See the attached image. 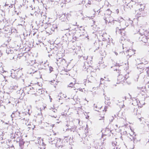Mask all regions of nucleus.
Here are the masks:
<instances>
[{
    "instance_id": "1",
    "label": "nucleus",
    "mask_w": 149,
    "mask_h": 149,
    "mask_svg": "<svg viewBox=\"0 0 149 149\" xmlns=\"http://www.w3.org/2000/svg\"><path fill=\"white\" fill-rule=\"evenodd\" d=\"M139 32L140 35L139 40L144 43H146L148 42V39H149L148 32L146 31L144 32L143 30H140Z\"/></svg>"
},
{
    "instance_id": "2",
    "label": "nucleus",
    "mask_w": 149,
    "mask_h": 149,
    "mask_svg": "<svg viewBox=\"0 0 149 149\" xmlns=\"http://www.w3.org/2000/svg\"><path fill=\"white\" fill-rule=\"evenodd\" d=\"M26 92L28 94H37L36 91L33 88V87H26L25 89Z\"/></svg>"
},
{
    "instance_id": "3",
    "label": "nucleus",
    "mask_w": 149,
    "mask_h": 149,
    "mask_svg": "<svg viewBox=\"0 0 149 149\" xmlns=\"http://www.w3.org/2000/svg\"><path fill=\"white\" fill-rule=\"evenodd\" d=\"M56 146L58 148H60L64 146L65 145L63 143V141L59 138L57 140L56 143Z\"/></svg>"
},
{
    "instance_id": "4",
    "label": "nucleus",
    "mask_w": 149,
    "mask_h": 149,
    "mask_svg": "<svg viewBox=\"0 0 149 149\" xmlns=\"http://www.w3.org/2000/svg\"><path fill=\"white\" fill-rule=\"evenodd\" d=\"M127 7L130 9L133 8L135 4V2L132 0H125Z\"/></svg>"
},
{
    "instance_id": "5",
    "label": "nucleus",
    "mask_w": 149,
    "mask_h": 149,
    "mask_svg": "<svg viewBox=\"0 0 149 149\" xmlns=\"http://www.w3.org/2000/svg\"><path fill=\"white\" fill-rule=\"evenodd\" d=\"M20 113L18 111H16L13 113L11 116L12 118L15 120H17L20 118Z\"/></svg>"
},
{
    "instance_id": "6",
    "label": "nucleus",
    "mask_w": 149,
    "mask_h": 149,
    "mask_svg": "<svg viewBox=\"0 0 149 149\" xmlns=\"http://www.w3.org/2000/svg\"><path fill=\"white\" fill-rule=\"evenodd\" d=\"M33 88L36 91L37 94V93H41L42 90V87L41 86H39L38 84H36L33 85Z\"/></svg>"
},
{
    "instance_id": "7",
    "label": "nucleus",
    "mask_w": 149,
    "mask_h": 149,
    "mask_svg": "<svg viewBox=\"0 0 149 149\" xmlns=\"http://www.w3.org/2000/svg\"><path fill=\"white\" fill-rule=\"evenodd\" d=\"M115 66L120 67V66H122L123 69L124 70H126L128 69L129 67L128 63H125L124 65L122 64V63H120L117 62L115 65Z\"/></svg>"
},
{
    "instance_id": "8",
    "label": "nucleus",
    "mask_w": 149,
    "mask_h": 149,
    "mask_svg": "<svg viewBox=\"0 0 149 149\" xmlns=\"http://www.w3.org/2000/svg\"><path fill=\"white\" fill-rule=\"evenodd\" d=\"M136 51L132 49H130L128 50L126 52L127 55L129 57L132 56L135 54Z\"/></svg>"
},
{
    "instance_id": "9",
    "label": "nucleus",
    "mask_w": 149,
    "mask_h": 149,
    "mask_svg": "<svg viewBox=\"0 0 149 149\" xmlns=\"http://www.w3.org/2000/svg\"><path fill=\"white\" fill-rule=\"evenodd\" d=\"M137 69L139 72H142L144 68H146V66H145L144 65L141 63L138 64L136 65Z\"/></svg>"
},
{
    "instance_id": "10",
    "label": "nucleus",
    "mask_w": 149,
    "mask_h": 149,
    "mask_svg": "<svg viewBox=\"0 0 149 149\" xmlns=\"http://www.w3.org/2000/svg\"><path fill=\"white\" fill-rule=\"evenodd\" d=\"M141 107L138 106L137 107L134 108V112L136 115L141 114V111L139 109V108H141Z\"/></svg>"
},
{
    "instance_id": "11",
    "label": "nucleus",
    "mask_w": 149,
    "mask_h": 149,
    "mask_svg": "<svg viewBox=\"0 0 149 149\" xmlns=\"http://www.w3.org/2000/svg\"><path fill=\"white\" fill-rule=\"evenodd\" d=\"M127 78L122 74H120L118 76V79L120 82L124 81Z\"/></svg>"
},
{
    "instance_id": "12",
    "label": "nucleus",
    "mask_w": 149,
    "mask_h": 149,
    "mask_svg": "<svg viewBox=\"0 0 149 149\" xmlns=\"http://www.w3.org/2000/svg\"><path fill=\"white\" fill-rule=\"evenodd\" d=\"M111 132V131L108 128H106L104 130V132H103V134L104 135L109 136L110 135Z\"/></svg>"
},
{
    "instance_id": "13",
    "label": "nucleus",
    "mask_w": 149,
    "mask_h": 149,
    "mask_svg": "<svg viewBox=\"0 0 149 149\" xmlns=\"http://www.w3.org/2000/svg\"><path fill=\"white\" fill-rule=\"evenodd\" d=\"M142 63L145 66L149 65V63H148V60L146 58H143L142 59V62L141 63Z\"/></svg>"
},
{
    "instance_id": "14",
    "label": "nucleus",
    "mask_w": 149,
    "mask_h": 149,
    "mask_svg": "<svg viewBox=\"0 0 149 149\" xmlns=\"http://www.w3.org/2000/svg\"><path fill=\"white\" fill-rule=\"evenodd\" d=\"M116 142H112V145L110 147V149H115V148L116 146Z\"/></svg>"
},
{
    "instance_id": "15",
    "label": "nucleus",
    "mask_w": 149,
    "mask_h": 149,
    "mask_svg": "<svg viewBox=\"0 0 149 149\" xmlns=\"http://www.w3.org/2000/svg\"><path fill=\"white\" fill-rule=\"evenodd\" d=\"M114 73L118 76L120 74V70L117 69L114 70Z\"/></svg>"
},
{
    "instance_id": "16",
    "label": "nucleus",
    "mask_w": 149,
    "mask_h": 149,
    "mask_svg": "<svg viewBox=\"0 0 149 149\" xmlns=\"http://www.w3.org/2000/svg\"><path fill=\"white\" fill-rule=\"evenodd\" d=\"M139 89L142 92H145V91H146V87L145 86L139 87Z\"/></svg>"
},
{
    "instance_id": "17",
    "label": "nucleus",
    "mask_w": 149,
    "mask_h": 149,
    "mask_svg": "<svg viewBox=\"0 0 149 149\" xmlns=\"http://www.w3.org/2000/svg\"><path fill=\"white\" fill-rule=\"evenodd\" d=\"M141 8H139V11H141L144 10L145 8V6L143 5H140Z\"/></svg>"
},
{
    "instance_id": "18",
    "label": "nucleus",
    "mask_w": 149,
    "mask_h": 149,
    "mask_svg": "<svg viewBox=\"0 0 149 149\" xmlns=\"http://www.w3.org/2000/svg\"><path fill=\"white\" fill-rule=\"evenodd\" d=\"M146 72L148 74H149V65H147L146 66Z\"/></svg>"
},
{
    "instance_id": "19",
    "label": "nucleus",
    "mask_w": 149,
    "mask_h": 149,
    "mask_svg": "<svg viewBox=\"0 0 149 149\" xmlns=\"http://www.w3.org/2000/svg\"><path fill=\"white\" fill-rule=\"evenodd\" d=\"M74 84H73V83H71L69 85H68V87L72 88L74 87Z\"/></svg>"
},
{
    "instance_id": "20",
    "label": "nucleus",
    "mask_w": 149,
    "mask_h": 149,
    "mask_svg": "<svg viewBox=\"0 0 149 149\" xmlns=\"http://www.w3.org/2000/svg\"><path fill=\"white\" fill-rule=\"evenodd\" d=\"M98 118L100 120H104V115H103L101 117L99 116Z\"/></svg>"
},
{
    "instance_id": "21",
    "label": "nucleus",
    "mask_w": 149,
    "mask_h": 149,
    "mask_svg": "<svg viewBox=\"0 0 149 149\" xmlns=\"http://www.w3.org/2000/svg\"><path fill=\"white\" fill-rule=\"evenodd\" d=\"M10 88H11L12 89H13L14 88H15V87H14V86H11Z\"/></svg>"
},
{
    "instance_id": "22",
    "label": "nucleus",
    "mask_w": 149,
    "mask_h": 149,
    "mask_svg": "<svg viewBox=\"0 0 149 149\" xmlns=\"http://www.w3.org/2000/svg\"><path fill=\"white\" fill-rule=\"evenodd\" d=\"M104 80V79L102 78H101L100 79V80L101 81H103Z\"/></svg>"
},
{
    "instance_id": "23",
    "label": "nucleus",
    "mask_w": 149,
    "mask_h": 149,
    "mask_svg": "<svg viewBox=\"0 0 149 149\" xmlns=\"http://www.w3.org/2000/svg\"><path fill=\"white\" fill-rule=\"evenodd\" d=\"M116 149H120L119 148H118L117 147H116Z\"/></svg>"
},
{
    "instance_id": "24",
    "label": "nucleus",
    "mask_w": 149,
    "mask_h": 149,
    "mask_svg": "<svg viewBox=\"0 0 149 149\" xmlns=\"http://www.w3.org/2000/svg\"><path fill=\"white\" fill-rule=\"evenodd\" d=\"M148 87H149V82L148 83Z\"/></svg>"
},
{
    "instance_id": "25",
    "label": "nucleus",
    "mask_w": 149,
    "mask_h": 149,
    "mask_svg": "<svg viewBox=\"0 0 149 149\" xmlns=\"http://www.w3.org/2000/svg\"><path fill=\"white\" fill-rule=\"evenodd\" d=\"M95 107L96 108H97V106H95Z\"/></svg>"
},
{
    "instance_id": "26",
    "label": "nucleus",
    "mask_w": 149,
    "mask_h": 149,
    "mask_svg": "<svg viewBox=\"0 0 149 149\" xmlns=\"http://www.w3.org/2000/svg\"><path fill=\"white\" fill-rule=\"evenodd\" d=\"M81 90L82 91V89H81V90H80V91H81Z\"/></svg>"
},
{
    "instance_id": "27",
    "label": "nucleus",
    "mask_w": 149,
    "mask_h": 149,
    "mask_svg": "<svg viewBox=\"0 0 149 149\" xmlns=\"http://www.w3.org/2000/svg\"><path fill=\"white\" fill-rule=\"evenodd\" d=\"M122 32H123V31H122ZM121 32H122L120 31V33H121V34H121Z\"/></svg>"
}]
</instances>
